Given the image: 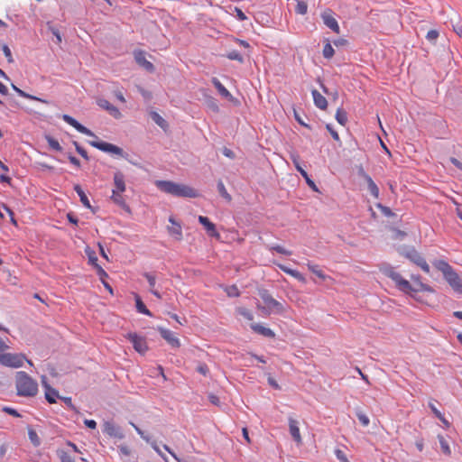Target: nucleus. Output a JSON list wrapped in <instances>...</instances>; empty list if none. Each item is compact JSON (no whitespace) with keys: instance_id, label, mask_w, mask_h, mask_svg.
I'll return each mask as SVG.
<instances>
[{"instance_id":"c756f323","label":"nucleus","mask_w":462,"mask_h":462,"mask_svg":"<svg viewBox=\"0 0 462 462\" xmlns=\"http://www.w3.org/2000/svg\"><path fill=\"white\" fill-rule=\"evenodd\" d=\"M12 88L22 97H24V98H27V99H31V100H37V101H40L42 103L48 104L47 100L40 98V97H37L32 96V95H30V94L24 92L23 90L20 89L19 88H17L14 84H12Z\"/></svg>"},{"instance_id":"423d86ee","label":"nucleus","mask_w":462,"mask_h":462,"mask_svg":"<svg viewBox=\"0 0 462 462\" xmlns=\"http://www.w3.org/2000/svg\"><path fill=\"white\" fill-rule=\"evenodd\" d=\"M402 254L423 272L430 273V266L426 260L414 247L404 248Z\"/></svg>"},{"instance_id":"a211bd4d","label":"nucleus","mask_w":462,"mask_h":462,"mask_svg":"<svg viewBox=\"0 0 462 462\" xmlns=\"http://www.w3.org/2000/svg\"><path fill=\"white\" fill-rule=\"evenodd\" d=\"M97 105L102 107L103 109L106 110L109 112V114L111 116H113L115 118L118 119L122 116V114L121 112L119 111V109L117 107H116L115 106H113L109 101H107L106 99H99L97 101Z\"/></svg>"},{"instance_id":"5701e85b","label":"nucleus","mask_w":462,"mask_h":462,"mask_svg":"<svg viewBox=\"0 0 462 462\" xmlns=\"http://www.w3.org/2000/svg\"><path fill=\"white\" fill-rule=\"evenodd\" d=\"M322 20L326 26L331 29L336 33H339L340 28L337 21L330 14H322Z\"/></svg>"},{"instance_id":"f3484780","label":"nucleus","mask_w":462,"mask_h":462,"mask_svg":"<svg viewBox=\"0 0 462 462\" xmlns=\"http://www.w3.org/2000/svg\"><path fill=\"white\" fill-rule=\"evenodd\" d=\"M198 220L205 227V229L207 230L208 234L210 236H215V237L219 236V234L217 233V229H216L215 224L212 223L208 217H204V216H199Z\"/></svg>"},{"instance_id":"f704fd0d","label":"nucleus","mask_w":462,"mask_h":462,"mask_svg":"<svg viewBox=\"0 0 462 462\" xmlns=\"http://www.w3.org/2000/svg\"><path fill=\"white\" fill-rule=\"evenodd\" d=\"M112 200L118 206L122 208H126L125 201L124 198L122 197L120 192H117L116 189H113V194L111 197Z\"/></svg>"},{"instance_id":"a878e982","label":"nucleus","mask_w":462,"mask_h":462,"mask_svg":"<svg viewBox=\"0 0 462 462\" xmlns=\"http://www.w3.org/2000/svg\"><path fill=\"white\" fill-rule=\"evenodd\" d=\"M282 272H284L285 273L294 277L295 279H297L298 281L301 282H306V279L305 277L303 276V274H301L299 271L297 270H294V269H291L283 264H281V263H277L276 264Z\"/></svg>"},{"instance_id":"e2e57ef3","label":"nucleus","mask_w":462,"mask_h":462,"mask_svg":"<svg viewBox=\"0 0 462 462\" xmlns=\"http://www.w3.org/2000/svg\"><path fill=\"white\" fill-rule=\"evenodd\" d=\"M60 399L66 403V405L72 411L76 410V407L72 403V399L70 397H60Z\"/></svg>"},{"instance_id":"2eb2a0df","label":"nucleus","mask_w":462,"mask_h":462,"mask_svg":"<svg viewBox=\"0 0 462 462\" xmlns=\"http://www.w3.org/2000/svg\"><path fill=\"white\" fill-rule=\"evenodd\" d=\"M159 331L162 337L165 339L172 347L177 348L180 346L179 338L172 331L162 328H160Z\"/></svg>"},{"instance_id":"6ab92c4d","label":"nucleus","mask_w":462,"mask_h":462,"mask_svg":"<svg viewBox=\"0 0 462 462\" xmlns=\"http://www.w3.org/2000/svg\"><path fill=\"white\" fill-rule=\"evenodd\" d=\"M289 429H290V433H291L293 440L297 444H300L302 439H301V436H300V428H299L298 420H296L293 418H289Z\"/></svg>"},{"instance_id":"e433bc0d","label":"nucleus","mask_w":462,"mask_h":462,"mask_svg":"<svg viewBox=\"0 0 462 462\" xmlns=\"http://www.w3.org/2000/svg\"><path fill=\"white\" fill-rule=\"evenodd\" d=\"M58 453V457L60 459V462H75L74 458L71 457V455L63 450V449H59L57 451Z\"/></svg>"},{"instance_id":"393cba45","label":"nucleus","mask_w":462,"mask_h":462,"mask_svg":"<svg viewBox=\"0 0 462 462\" xmlns=\"http://www.w3.org/2000/svg\"><path fill=\"white\" fill-rule=\"evenodd\" d=\"M143 275V277L146 278V280L149 283L150 292L152 294H153L156 298L162 299V294L157 290L154 289L155 284H156L155 275L152 273H144Z\"/></svg>"},{"instance_id":"6e6d98bb","label":"nucleus","mask_w":462,"mask_h":462,"mask_svg":"<svg viewBox=\"0 0 462 462\" xmlns=\"http://www.w3.org/2000/svg\"><path fill=\"white\" fill-rule=\"evenodd\" d=\"M335 455L337 457V458L340 461V462H349V460L347 459L346 457V455L345 454L344 451H342L341 449H336L335 450Z\"/></svg>"},{"instance_id":"0eeeda50","label":"nucleus","mask_w":462,"mask_h":462,"mask_svg":"<svg viewBox=\"0 0 462 462\" xmlns=\"http://www.w3.org/2000/svg\"><path fill=\"white\" fill-rule=\"evenodd\" d=\"M259 296L266 305V307L262 308L263 310H266L268 313L272 311L275 313H282L283 311V306L282 303L273 298L267 290L260 291Z\"/></svg>"},{"instance_id":"bf43d9fd","label":"nucleus","mask_w":462,"mask_h":462,"mask_svg":"<svg viewBox=\"0 0 462 462\" xmlns=\"http://www.w3.org/2000/svg\"><path fill=\"white\" fill-rule=\"evenodd\" d=\"M3 411L14 417H21V414L14 408L11 407H4Z\"/></svg>"},{"instance_id":"c9c22d12","label":"nucleus","mask_w":462,"mask_h":462,"mask_svg":"<svg viewBox=\"0 0 462 462\" xmlns=\"http://www.w3.org/2000/svg\"><path fill=\"white\" fill-rule=\"evenodd\" d=\"M28 437L34 447H39L41 445V439L34 430H28Z\"/></svg>"},{"instance_id":"f257e3e1","label":"nucleus","mask_w":462,"mask_h":462,"mask_svg":"<svg viewBox=\"0 0 462 462\" xmlns=\"http://www.w3.org/2000/svg\"><path fill=\"white\" fill-rule=\"evenodd\" d=\"M379 270L384 276L390 278L394 282L395 287L399 291H401L404 293H411L412 291L417 292L419 291H432L429 285L420 282V277L419 275L411 276V279L415 282H417L418 285L420 286V289H414L411 286V284L410 283V282L407 281L406 279L402 278V276L398 272L395 271V268L389 263H382L379 266Z\"/></svg>"},{"instance_id":"09e8293b","label":"nucleus","mask_w":462,"mask_h":462,"mask_svg":"<svg viewBox=\"0 0 462 462\" xmlns=\"http://www.w3.org/2000/svg\"><path fill=\"white\" fill-rule=\"evenodd\" d=\"M2 51L8 61V63H14V58H13V55H12V51L10 50V48L8 47V45L6 44H3L2 45Z\"/></svg>"},{"instance_id":"13d9d810","label":"nucleus","mask_w":462,"mask_h":462,"mask_svg":"<svg viewBox=\"0 0 462 462\" xmlns=\"http://www.w3.org/2000/svg\"><path fill=\"white\" fill-rule=\"evenodd\" d=\"M68 159H69V162L72 165H74L76 168H80L81 164H80L79 160L77 157H75V156H73L72 154L69 153L68 155Z\"/></svg>"},{"instance_id":"4c0bfd02","label":"nucleus","mask_w":462,"mask_h":462,"mask_svg":"<svg viewBox=\"0 0 462 462\" xmlns=\"http://www.w3.org/2000/svg\"><path fill=\"white\" fill-rule=\"evenodd\" d=\"M217 190L219 192V194L226 200V201H230L231 200V196L230 194L227 192L224 183L222 180H219L217 182Z\"/></svg>"},{"instance_id":"5fc2aeb1","label":"nucleus","mask_w":462,"mask_h":462,"mask_svg":"<svg viewBox=\"0 0 462 462\" xmlns=\"http://www.w3.org/2000/svg\"><path fill=\"white\" fill-rule=\"evenodd\" d=\"M208 106L213 111V112H218L219 111V107H218V105H217V102L215 98L213 97H210L208 102Z\"/></svg>"},{"instance_id":"58836bf2","label":"nucleus","mask_w":462,"mask_h":462,"mask_svg":"<svg viewBox=\"0 0 462 462\" xmlns=\"http://www.w3.org/2000/svg\"><path fill=\"white\" fill-rule=\"evenodd\" d=\"M334 53H335V51H334L332 45L330 44L329 42H328L323 47V51H322L323 57L325 59H331L333 57Z\"/></svg>"},{"instance_id":"4be33fe9","label":"nucleus","mask_w":462,"mask_h":462,"mask_svg":"<svg viewBox=\"0 0 462 462\" xmlns=\"http://www.w3.org/2000/svg\"><path fill=\"white\" fill-rule=\"evenodd\" d=\"M114 185L115 189L117 192L123 193L125 191V175L121 171H116L114 173Z\"/></svg>"},{"instance_id":"412c9836","label":"nucleus","mask_w":462,"mask_h":462,"mask_svg":"<svg viewBox=\"0 0 462 462\" xmlns=\"http://www.w3.org/2000/svg\"><path fill=\"white\" fill-rule=\"evenodd\" d=\"M250 327L255 333L265 337L273 338L275 337V333L271 328H266L261 324L254 323L251 324Z\"/></svg>"},{"instance_id":"9b49d317","label":"nucleus","mask_w":462,"mask_h":462,"mask_svg":"<svg viewBox=\"0 0 462 462\" xmlns=\"http://www.w3.org/2000/svg\"><path fill=\"white\" fill-rule=\"evenodd\" d=\"M103 432L109 437L116 438L118 439H123L125 438V434L121 428L116 425L113 421L106 420L103 423Z\"/></svg>"},{"instance_id":"f8f14e48","label":"nucleus","mask_w":462,"mask_h":462,"mask_svg":"<svg viewBox=\"0 0 462 462\" xmlns=\"http://www.w3.org/2000/svg\"><path fill=\"white\" fill-rule=\"evenodd\" d=\"M62 119L67 123L69 124V125H71L72 127H74L78 132L83 134H86L88 136H92L96 139H97V136L88 128H87L86 126H84L83 125H81L79 122H78L75 118H73L72 116H69V115H62Z\"/></svg>"},{"instance_id":"37998d69","label":"nucleus","mask_w":462,"mask_h":462,"mask_svg":"<svg viewBox=\"0 0 462 462\" xmlns=\"http://www.w3.org/2000/svg\"><path fill=\"white\" fill-rule=\"evenodd\" d=\"M295 11L299 14H306L308 12V5L305 1L298 0Z\"/></svg>"},{"instance_id":"20e7f679","label":"nucleus","mask_w":462,"mask_h":462,"mask_svg":"<svg viewBox=\"0 0 462 462\" xmlns=\"http://www.w3.org/2000/svg\"><path fill=\"white\" fill-rule=\"evenodd\" d=\"M433 265L443 273L445 280L457 293L462 294V280L453 267L445 260H435Z\"/></svg>"},{"instance_id":"f03ea898","label":"nucleus","mask_w":462,"mask_h":462,"mask_svg":"<svg viewBox=\"0 0 462 462\" xmlns=\"http://www.w3.org/2000/svg\"><path fill=\"white\" fill-rule=\"evenodd\" d=\"M155 186L162 192L180 198H197L198 192L193 188L171 180H156Z\"/></svg>"},{"instance_id":"603ef678","label":"nucleus","mask_w":462,"mask_h":462,"mask_svg":"<svg viewBox=\"0 0 462 462\" xmlns=\"http://www.w3.org/2000/svg\"><path fill=\"white\" fill-rule=\"evenodd\" d=\"M86 253L88 256V261L89 263L94 266L96 267V264H98L97 263V257L96 255V253L94 251H90V250H86Z\"/></svg>"},{"instance_id":"c03bdc74","label":"nucleus","mask_w":462,"mask_h":462,"mask_svg":"<svg viewBox=\"0 0 462 462\" xmlns=\"http://www.w3.org/2000/svg\"><path fill=\"white\" fill-rule=\"evenodd\" d=\"M226 57L227 59H229L230 60H236L240 63H243L244 62V57L242 56V54L240 52H238L237 51H229Z\"/></svg>"},{"instance_id":"3c124183","label":"nucleus","mask_w":462,"mask_h":462,"mask_svg":"<svg viewBox=\"0 0 462 462\" xmlns=\"http://www.w3.org/2000/svg\"><path fill=\"white\" fill-rule=\"evenodd\" d=\"M49 30L51 31L52 35L56 38V43L57 44L61 43L62 38H61V35L60 33V31L56 27H54V26H49Z\"/></svg>"},{"instance_id":"a18cd8bd","label":"nucleus","mask_w":462,"mask_h":462,"mask_svg":"<svg viewBox=\"0 0 462 462\" xmlns=\"http://www.w3.org/2000/svg\"><path fill=\"white\" fill-rule=\"evenodd\" d=\"M376 208H379L382 214L385 217H391L395 216V213L393 212V210L390 208L383 206L381 203L376 204Z\"/></svg>"},{"instance_id":"49530a36","label":"nucleus","mask_w":462,"mask_h":462,"mask_svg":"<svg viewBox=\"0 0 462 462\" xmlns=\"http://www.w3.org/2000/svg\"><path fill=\"white\" fill-rule=\"evenodd\" d=\"M77 152L81 155L85 160L88 161L89 157L88 152L76 141L73 142Z\"/></svg>"},{"instance_id":"72a5a7b5","label":"nucleus","mask_w":462,"mask_h":462,"mask_svg":"<svg viewBox=\"0 0 462 462\" xmlns=\"http://www.w3.org/2000/svg\"><path fill=\"white\" fill-rule=\"evenodd\" d=\"M45 139H46L49 146L52 150H54L56 152H61L62 151V147L60 146V143L55 138H53L51 135H46Z\"/></svg>"},{"instance_id":"338daca9","label":"nucleus","mask_w":462,"mask_h":462,"mask_svg":"<svg viewBox=\"0 0 462 462\" xmlns=\"http://www.w3.org/2000/svg\"><path fill=\"white\" fill-rule=\"evenodd\" d=\"M197 371L203 375H207L208 373V368L206 365H200L197 367Z\"/></svg>"},{"instance_id":"39448f33","label":"nucleus","mask_w":462,"mask_h":462,"mask_svg":"<svg viewBox=\"0 0 462 462\" xmlns=\"http://www.w3.org/2000/svg\"><path fill=\"white\" fill-rule=\"evenodd\" d=\"M29 365H32V362L26 358L25 355L21 353H5L0 356V365L6 367L19 368L23 365L24 362Z\"/></svg>"},{"instance_id":"774afa93","label":"nucleus","mask_w":462,"mask_h":462,"mask_svg":"<svg viewBox=\"0 0 462 462\" xmlns=\"http://www.w3.org/2000/svg\"><path fill=\"white\" fill-rule=\"evenodd\" d=\"M95 268L97 269V273L100 276L101 279L103 277H107V273L99 264H96Z\"/></svg>"},{"instance_id":"b1692460","label":"nucleus","mask_w":462,"mask_h":462,"mask_svg":"<svg viewBox=\"0 0 462 462\" xmlns=\"http://www.w3.org/2000/svg\"><path fill=\"white\" fill-rule=\"evenodd\" d=\"M311 94L315 106L321 110H325L328 107L327 99L317 89H313Z\"/></svg>"},{"instance_id":"9d476101","label":"nucleus","mask_w":462,"mask_h":462,"mask_svg":"<svg viewBox=\"0 0 462 462\" xmlns=\"http://www.w3.org/2000/svg\"><path fill=\"white\" fill-rule=\"evenodd\" d=\"M291 160L295 166L296 170L300 173V175L305 179L307 184L310 188H311L313 190L318 191V188L315 184V182L311 180V178L309 176L308 172L300 166V156L296 153L291 154Z\"/></svg>"},{"instance_id":"2f4dec72","label":"nucleus","mask_w":462,"mask_h":462,"mask_svg":"<svg viewBox=\"0 0 462 462\" xmlns=\"http://www.w3.org/2000/svg\"><path fill=\"white\" fill-rule=\"evenodd\" d=\"M151 117L154 121L156 125H158L161 128L166 129L168 127L167 121L161 116L157 112H152Z\"/></svg>"},{"instance_id":"8fccbe9b","label":"nucleus","mask_w":462,"mask_h":462,"mask_svg":"<svg viewBox=\"0 0 462 462\" xmlns=\"http://www.w3.org/2000/svg\"><path fill=\"white\" fill-rule=\"evenodd\" d=\"M439 35V33L437 30H430L427 32L426 39L430 42H434L438 39Z\"/></svg>"},{"instance_id":"680f3d73","label":"nucleus","mask_w":462,"mask_h":462,"mask_svg":"<svg viewBox=\"0 0 462 462\" xmlns=\"http://www.w3.org/2000/svg\"><path fill=\"white\" fill-rule=\"evenodd\" d=\"M235 12H236V16L239 21H245L247 19V17L245 16V14H244V12L241 9L236 7Z\"/></svg>"},{"instance_id":"4468645a","label":"nucleus","mask_w":462,"mask_h":462,"mask_svg":"<svg viewBox=\"0 0 462 462\" xmlns=\"http://www.w3.org/2000/svg\"><path fill=\"white\" fill-rule=\"evenodd\" d=\"M42 383L45 389V398L49 403H55L56 399L60 398L59 392L52 388L47 382V377L45 375L42 376Z\"/></svg>"},{"instance_id":"69168bd1","label":"nucleus","mask_w":462,"mask_h":462,"mask_svg":"<svg viewBox=\"0 0 462 462\" xmlns=\"http://www.w3.org/2000/svg\"><path fill=\"white\" fill-rule=\"evenodd\" d=\"M222 153H223L226 157H227V158H230V159H234V158H235V152H234L232 150H230V149H228V148H226V147H225V148L222 150Z\"/></svg>"},{"instance_id":"cd10ccee","label":"nucleus","mask_w":462,"mask_h":462,"mask_svg":"<svg viewBox=\"0 0 462 462\" xmlns=\"http://www.w3.org/2000/svg\"><path fill=\"white\" fill-rule=\"evenodd\" d=\"M134 300H135L136 310L139 313L144 314L149 317L152 316V312L146 308V306L144 305L141 297L138 294H134Z\"/></svg>"},{"instance_id":"6e6552de","label":"nucleus","mask_w":462,"mask_h":462,"mask_svg":"<svg viewBox=\"0 0 462 462\" xmlns=\"http://www.w3.org/2000/svg\"><path fill=\"white\" fill-rule=\"evenodd\" d=\"M88 143L91 146H93L102 152L114 153L116 155L122 156L124 158H126V156H127V154L126 155L124 154V151L122 148H120L115 144L106 143V142L95 140V141H88Z\"/></svg>"},{"instance_id":"7c9ffc66","label":"nucleus","mask_w":462,"mask_h":462,"mask_svg":"<svg viewBox=\"0 0 462 462\" xmlns=\"http://www.w3.org/2000/svg\"><path fill=\"white\" fill-rule=\"evenodd\" d=\"M308 269L316 274L319 278L322 280H326L327 275L324 273V272L320 269V267L318 264H314L310 262L307 263Z\"/></svg>"},{"instance_id":"473e14b6","label":"nucleus","mask_w":462,"mask_h":462,"mask_svg":"<svg viewBox=\"0 0 462 462\" xmlns=\"http://www.w3.org/2000/svg\"><path fill=\"white\" fill-rule=\"evenodd\" d=\"M336 120L341 125H346L347 122V113L343 108H338L336 113Z\"/></svg>"},{"instance_id":"ea45409f","label":"nucleus","mask_w":462,"mask_h":462,"mask_svg":"<svg viewBox=\"0 0 462 462\" xmlns=\"http://www.w3.org/2000/svg\"><path fill=\"white\" fill-rule=\"evenodd\" d=\"M267 248L270 251H275V252H277L281 254H284V255H291V254H292L291 251L287 250L279 245H268Z\"/></svg>"},{"instance_id":"de8ad7c7","label":"nucleus","mask_w":462,"mask_h":462,"mask_svg":"<svg viewBox=\"0 0 462 462\" xmlns=\"http://www.w3.org/2000/svg\"><path fill=\"white\" fill-rule=\"evenodd\" d=\"M237 313L241 316H243L245 319H248V320H253L254 319V315L253 313L248 310L247 309L245 308H238L237 309Z\"/></svg>"},{"instance_id":"0e129e2a","label":"nucleus","mask_w":462,"mask_h":462,"mask_svg":"<svg viewBox=\"0 0 462 462\" xmlns=\"http://www.w3.org/2000/svg\"><path fill=\"white\" fill-rule=\"evenodd\" d=\"M429 407L437 418H441V412L437 409L432 402H429Z\"/></svg>"},{"instance_id":"bb28decb","label":"nucleus","mask_w":462,"mask_h":462,"mask_svg":"<svg viewBox=\"0 0 462 462\" xmlns=\"http://www.w3.org/2000/svg\"><path fill=\"white\" fill-rule=\"evenodd\" d=\"M212 84L214 85V87L217 89L218 93L231 100L233 98L231 93L226 88V87L217 79V78H212Z\"/></svg>"},{"instance_id":"864d4df0","label":"nucleus","mask_w":462,"mask_h":462,"mask_svg":"<svg viewBox=\"0 0 462 462\" xmlns=\"http://www.w3.org/2000/svg\"><path fill=\"white\" fill-rule=\"evenodd\" d=\"M0 206H1L2 209H4L5 212H6L10 216L11 222L13 224L16 225V221H15L14 214L13 210L5 203L0 204Z\"/></svg>"},{"instance_id":"1a4fd4ad","label":"nucleus","mask_w":462,"mask_h":462,"mask_svg":"<svg viewBox=\"0 0 462 462\" xmlns=\"http://www.w3.org/2000/svg\"><path fill=\"white\" fill-rule=\"evenodd\" d=\"M125 338L133 344L134 350L138 353L143 354L147 351L148 346L143 337H141L136 333L130 332L125 335Z\"/></svg>"},{"instance_id":"79ce46f5","label":"nucleus","mask_w":462,"mask_h":462,"mask_svg":"<svg viewBox=\"0 0 462 462\" xmlns=\"http://www.w3.org/2000/svg\"><path fill=\"white\" fill-rule=\"evenodd\" d=\"M356 415L358 420L360 421V423L364 427H367L369 425L370 420H369L368 416L366 414H365L362 411L357 410L356 411Z\"/></svg>"},{"instance_id":"ddd939ff","label":"nucleus","mask_w":462,"mask_h":462,"mask_svg":"<svg viewBox=\"0 0 462 462\" xmlns=\"http://www.w3.org/2000/svg\"><path fill=\"white\" fill-rule=\"evenodd\" d=\"M358 176L363 178L366 183H367V188H368V190L370 192V194L377 199L379 197V188L377 187V185L375 184V182L373 180V179L371 178L370 175H368L363 167H360L358 169Z\"/></svg>"},{"instance_id":"dca6fc26","label":"nucleus","mask_w":462,"mask_h":462,"mask_svg":"<svg viewBox=\"0 0 462 462\" xmlns=\"http://www.w3.org/2000/svg\"><path fill=\"white\" fill-rule=\"evenodd\" d=\"M134 60L140 66L143 67L147 71L152 72L154 70L153 64L147 60L145 53L143 51H137L134 52Z\"/></svg>"},{"instance_id":"7ed1b4c3","label":"nucleus","mask_w":462,"mask_h":462,"mask_svg":"<svg viewBox=\"0 0 462 462\" xmlns=\"http://www.w3.org/2000/svg\"><path fill=\"white\" fill-rule=\"evenodd\" d=\"M15 387L17 395L22 397H33L38 393L37 382L23 371L16 373Z\"/></svg>"},{"instance_id":"052dcab7","label":"nucleus","mask_w":462,"mask_h":462,"mask_svg":"<svg viewBox=\"0 0 462 462\" xmlns=\"http://www.w3.org/2000/svg\"><path fill=\"white\" fill-rule=\"evenodd\" d=\"M326 128H327V129H328V131L331 134V135H332V137H333V139H334L335 141H339V135H338L337 132V131H335V130L333 129V127H332L329 124L326 125Z\"/></svg>"},{"instance_id":"aec40b11","label":"nucleus","mask_w":462,"mask_h":462,"mask_svg":"<svg viewBox=\"0 0 462 462\" xmlns=\"http://www.w3.org/2000/svg\"><path fill=\"white\" fill-rule=\"evenodd\" d=\"M169 222L172 224V226H168L169 234L177 241L182 240V229L180 224L176 222L172 217L169 218Z\"/></svg>"},{"instance_id":"4d7b16f0","label":"nucleus","mask_w":462,"mask_h":462,"mask_svg":"<svg viewBox=\"0 0 462 462\" xmlns=\"http://www.w3.org/2000/svg\"><path fill=\"white\" fill-rule=\"evenodd\" d=\"M392 230L394 233L393 237L395 239L402 240L406 236V233L404 231H402V230H399L396 228H392Z\"/></svg>"},{"instance_id":"c85d7f7f","label":"nucleus","mask_w":462,"mask_h":462,"mask_svg":"<svg viewBox=\"0 0 462 462\" xmlns=\"http://www.w3.org/2000/svg\"><path fill=\"white\" fill-rule=\"evenodd\" d=\"M74 190L77 192L80 199V202L83 204L84 207L90 208L91 205L89 202V199H88L86 193L82 189L81 186L79 184L74 185Z\"/></svg>"},{"instance_id":"a19ab883","label":"nucleus","mask_w":462,"mask_h":462,"mask_svg":"<svg viewBox=\"0 0 462 462\" xmlns=\"http://www.w3.org/2000/svg\"><path fill=\"white\" fill-rule=\"evenodd\" d=\"M438 439H439V444H440V448H441V450L444 454L446 455H450L451 453V450H450V448L448 446V441L445 439V438L441 435H439L438 436Z\"/></svg>"}]
</instances>
